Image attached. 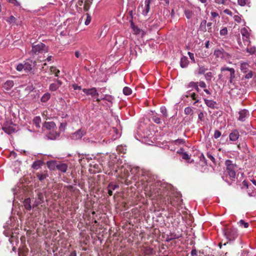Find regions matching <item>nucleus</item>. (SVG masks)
Listing matches in <instances>:
<instances>
[{
	"instance_id": "nucleus-1",
	"label": "nucleus",
	"mask_w": 256,
	"mask_h": 256,
	"mask_svg": "<svg viewBox=\"0 0 256 256\" xmlns=\"http://www.w3.org/2000/svg\"><path fill=\"white\" fill-rule=\"evenodd\" d=\"M170 188V186L168 184L157 181L147 185L144 188V192L146 196L160 204V200L168 194V190Z\"/></svg>"
},
{
	"instance_id": "nucleus-2",
	"label": "nucleus",
	"mask_w": 256,
	"mask_h": 256,
	"mask_svg": "<svg viewBox=\"0 0 256 256\" xmlns=\"http://www.w3.org/2000/svg\"><path fill=\"white\" fill-rule=\"evenodd\" d=\"M225 165L226 169L222 178L228 185H231L232 182L235 180L236 176V170L237 168V166L230 160H227L225 161Z\"/></svg>"
},
{
	"instance_id": "nucleus-3",
	"label": "nucleus",
	"mask_w": 256,
	"mask_h": 256,
	"mask_svg": "<svg viewBox=\"0 0 256 256\" xmlns=\"http://www.w3.org/2000/svg\"><path fill=\"white\" fill-rule=\"evenodd\" d=\"M170 189L168 190V194L164 196L162 200H160V204L162 206H166L168 210H170L172 206H176L178 204L175 199L176 198H172L170 196Z\"/></svg>"
},
{
	"instance_id": "nucleus-4",
	"label": "nucleus",
	"mask_w": 256,
	"mask_h": 256,
	"mask_svg": "<svg viewBox=\"0 0 256 256\" xmlns=\"http://www.w3.org/2000/svg\"><path fill=\"white\" fill-rule=\"evenodd\" d=\"M224 234L228 241L234 240L238 236V230L232 226H227L222 230Z\"/></svg>"
},
{
	"instance_id": "nucleus-5",
	"label": "nucleus",
	"mask_w": 256,
	"mask_h": 256,
	"mask_svg": "<svg viewBox=\"0 0 256 256\" xmlns=\"http://www.w3.org/2000/svg\"><path fill=\"white\" fill-rule=\"evenodd\" d=\"M48 50V47L43 43L39 42L38 44H33L31 52L32 54H38L43 52H47Z\"/></svg>"
},
{
	"instance_id": "nucleus-6",
	"label": "nucleus",
	"mask_w": 256,
	"mask_h": 256,
	"mask_svg": "<svg viewBox=\"0 0 256 256\" xmlns=\"http://www.w3.org/2000/svg\"><path fill=\"white\" fill-rule=\"evenodd\" d=\"M214 56L218 61L228 58L230 56V54L226 52L222 48L216 50L214 52Z\"/></svg>"
},
{
	"instance_id": "nucleus-7",
	"label": "nucleus",
	"mask_w": 256,
	"mask_h": 256,
	"mask_svg": "<svg viewBox=\"0 0 256 256\" xmlns=\"http://www.w3.org/2000/svg\"><path fill=\"white\" fill-rule=\"evenodd\" d=\"M82 90L86 96H90L92 98L96 99V98H98L99 94L96 88L95 87H92L90 88H84Z\"/></svg>"
},
{
	"instance_id": "nucleus-8",
	"label": "nucleus",
	"mask_w": 256,
	"mask_h": 256,
	"mask_svg": "<svg viewBox=\"0 0 256 256\" xmlns=\"http://www.w3.org/2000/svg\"><path fill=\"white\" fill-rule=\"evenodd\" d=\"M86 134V131L82 128H80L74 132L72 134V138L74 140H78L82 138Z\"/></svg>"
},
{
	"instance_id": "nucleus-9",
	"label": "nucleus",
	"mask_w": 256,
	"mask_h": 256,
	"mask_svg": "<svg viewBox=\"0 0 256 256\" xmlns=\"http://www.w3.org/2000/svg\"><path fill=\"white\" fill-rule=\"evenodd\" d=\"M238 120L240 122H244L249 116L250 112L246 109H243L238 112Z\"/></svg>"
},
{
	"instance_id": "nucleus-10",
	"label": "nucleus",
	"mask_w": 256,
	"mask_h": 256,
	"mask_svg": "<svg viewBox=\"0 0 256 256\" xmlns=\"http://www.w3.org/2000/svg\"><path fill=\"white\" fill-rule=\"evenodd\" d=\"M130 26L134 34H140L142 38L144 37L146 34L145 32L135 26L132 21L131 22Z\"/></svg>"
},
{
	"instance_id": "nucleus-11",
	"label": "nucleus",
	"mask_w": 256,
	"mask_h": 256,
	"mask_svg": "<svg viewBox=\"0 0 256 256\" xmlns=\"http://www.w3.org/2000/svg\"><path fill=\"white\" fill-rule=\"evenodd\" d=\"M62 82L60 80L56 79L54 82L50 84L49 89L52 92H54L62 86Z\"/></svg>"
},
{
	"instance_id": "nucleus-12",
	"label": "nucleus",
	"mask_w": 256,
	"mask_h": 256,
	"mask_svg": "<svg viewBox=\"0 0 256 256\" xmlns=\"http://www.w3.org/2000/svg\"><path fill=\"white\" fill-rule=\"evenodd\" d=\"M240 135L237 129L233 130L229 134V139L230 141L236 142L237 140Z\"/></svg>"
},
{
	"instance_id": "nucleus-13",
	"label": "nucleus",
	"mask_w": 256,
	"mask_h": 256,
	"mask_svg": "<svg viewBox=\"0 0 256 256\" xmlns=\"http://www.w3.org/2000/svg\"><path fill=\"white\" fill-rule=\"evenodd\" d=\"M102 100H106L107 102H110L111 104H112L113 103V100H114V97L111 95L105 94L104 96V97L101 98H96V101L99 103Z\"/></svg>"
},
{
	"instance_id": "nucleus-14",
	"label": "nucleus",
	"mask_w": 256,
	"mask_h": 256,
	"mask_svg": "<svg viewBox=\"0 0 256 256\" xmlns=\"http://www.w3.org/2000/svg\"><path fill=\"white\" fill-rule=\"evenodd\" d=\"M68 167L66 164L58 162L57 164L56 169L62 172H66L68 170Z\"/></svg>"
},
{
	"instance_id": "nucleus-15",
	"label": "nucleus",
	"mask_w": 256,
	"mask_h": 256,
	"mask_svg": "<svg viewBox=\"0 0 256 256\" xmlns=\"http://www.w3.org/2000/svg\"><path fill=\"white\" fill-rule=\"evenodd\" d=\"M36 176L39 180L40 182H42L48 176L47 170H44L42 172H37L36 174Z\"/></svg>"
},
{
	"instance_id": "nucleus-16",
	"label": "nucleus",
	"mask_w": 256,
	"mask_h": 256,
	"mask_svg": "<svg viewBox=\"0 0 256 256\" xmlns=\"http://www.w3.org/2000/svg\"><path fill=\"white\" fill-rule=\"evenodd\" d=\"M60 136V134L55 131L50 132L47 135L46 137L48 140H55Z\"/></svg>"
},
{
	"instance_id": "nucleus-17",
	"label": "nucleus",
	"mask_w": 256,
	"mask_h": 256,
	"mask_svg": "<svg viewBox=\"0 0 256 256\" xmlns=\"http://www.w3.org/2000/svg\"><path fill=\"white\" fill-rule=\"evenodd\" d=\"M23 204L27 210L30 211L32 208V206L31 205V200L29 198H26L24 200Z\"/></svg>"
},
{
	"instance_id": "nucleus-18",
	"label": "nucleus",
	"mask_w": 256,
	"mask_h": 256,
	"mask_svg": "<svg viewBox=\"0 0 256 256\" xmlns=\"http://www.w3.org/2000/svg\"><path fill=\"white\" fill-rule=\"evenodd\" d=\"M2 130L7 134H10L15 132L16 129L12 126H4L2 128Z\"/></svg>"
},
{
	"instance_id": "nucleus-19",
	"label": "nucleus",
	"mask_w": 256,
	"mask_h": 256,
	"mask_svg": "<svg viewBox=\"0 0 256 256\" xmlns=\"http://www.w3.org/2000/svg\"><path fill=\"white\" fill-rule=\"evenodd\" d=\"M26 65H16V69L18 71H22L23 69H24V70H25L26 72H30L32 70V68L31 67L32 65H26V66H24Z\"/></svg>"
},
{
	"instance_id": "nucleus-20",
	"label": "nucleus",
	"mask_w": 256,
	"mask_h": 256,
	"mask_svg": "<svg viewBox=\"0 0 256 256\" xmlns=\"http://www.w3.org/2000/svg\"><path fill=\"white\" fill-rule=\"evenodd\" d=\"M14 85V82L13 80H8L6 81L4 85L3 88L4 89H5L6 90H8L11 89L13 87Z\"/></svg>"
},
{
	"instance_id": "nucleus-21",
	"label": "nucleus",
	"mask_w": 256,
	"mask_h": 256,
	"mask_svg": "<svg viewBox=\"0 0 256 256\" xmlns=\"http://www.w3.org/2000/svg\"><path fill=\"white\" fill-rule=\"evenodd\" d=\"M222 71L228 70L230 72V82L235 77V70L233 68H221Z\"/></svg>"
},
{
	"instance_id": "nucleus-22",
	"label": "nucleus",
	"mask_w": 256,
	"mask_h": 256,
	"mask_svg": "<svg viewBox=\"0 0 256 256\" xmlns=\"http://www.w3.org/2000/svg\"><path fill=\"white\" fill-rule=\"evenodd\" d=\"M205 104L209 108H214L216 104V102L212 100H209L206 98L204 99Z\"/></svg>"
},
{
	"instance_id": "nucleus-23",
	"label": "nucleus",
	"mask_w": 256,
	"mask_h": 256,
	"mask_svg": "<svg viewBox=\"0 0 256 256\" xmlns=\"http://www.w3.org/2000/svg\"><path fill=\"white\" fill-rule=\"evenodd\" d=\"M57 164L58 163L53 160L48 161L46 162L48 168L51 170H54L56 168Z\"/></svg>"
},
{
	"instance_id": "nucleus-24",
	"label": "nucleus",
	"mask_w": 256,
	"mask_h": 256,
	"mask_svg": "<svg viewBox=\"0 0 256 256\" xmlns=\"http://www.w3.org/2000/svg\"><path fill=\"white\" fill-rule=\"evenodd\" d=\"M43 164V161L42 160H38L33 162L32 168L35 170H38L42 166Z\"/></svg>"
},
{
	"instance_id": "nucleus-25",
	"label": "nucleus",
	"mask_w": 256,
	"mask_h": 256,
	"mask_svg": "<svg viewBox=\"0 0 256 256\" xmlns=\"http://www.w3.org/2000/svg\"><path fill=\"white\" fill-rule=\"evenodd\" d=\"M43 126L47 130H50L56 126V124L54 122H45Z\"/></svg>"
},
{
	"instance_id": "nucleus-26",
	"label": "nucleus",
	"mask_w": 256,
	"mask_h": 256,
	"mask_svg": "<svg viewBox=\"0 0 256 256\" xmlns=\"http://www.w3.org/2000/svg\"><path fill=\"white\" fill-rule=\"evenodd\" d=\"M198 82H190L188 84L186 88H191L190 90H195L196 88H198Z\"/></svg>"
},
{
	"instance_id": "nucleus-27",
	"label": "nucleus",
	"mask_w": 256,
	"mask_h": 256,
	"mask_svg": "<svg viewBox=\"0 0 256 256\" xmlns=\"http://www.w3.org/2000/svg\"><path fill=\"white\" fill-rule=\"evenodd\" d=\"M181 236H179L178 234H174V233H172L170 234V236H167V238H166V241L167 242H169L172 240H176V239H178Z\"/></svg>"
},
{
	"instance_id": "nucleus-28",
	"label": "nucleus",
	"mask_w": 256,
	"mask_h": 256,
	"mask_svg": "<svg viewBox=\"0 0 256 256\" xmlns=\"http://www.w3.org/2000/svg\"><path fill=\"white\" fill-rule=\"evenodd\" d=\"M92 2V0H84V10L85 12H87L90 9V6Z\"/></svg>"
},
{
	"instance_id": "nucleus-29",
	"label": "nucleus",
	"mask_w": 256,
	"mask_h": 256,
	"mask_svg": "<svg viewBox=\"0 0 256 256\" xmlns=\"http://www.w3.org/2000/svg\"><path fill=\"white\" fill-rule=\"evenodd\" d=\"M41 122V118L39 116H35L33 119V123L36 128H40V124Z\"/></svg>"
},
{
	"instance_id": "nucleus-30",
	"label": "nucleus",
	"mask_w": 256,
	"mask_h": 256,
	"mask_svg": "<svg viewBox=\"0 0 256 256\" xmlns=\"http://www.w3.org/2000/svg\"><path fill=\"white\" fill-rule=\"evenodd\" d=\"M151 0H146L144 2L145 4V10L143 12L144 14L146 15L149 12L150 10V3Z\"/></svg>"
},
{
	"instance_id": "nucleus-31",
	"label": "nucleus",
	"mask_w": 256,
	"mask_h": 256,
	"mask_svg": "<svg viewBox=\"0 0 256 256\" xmlns=\"http://www.w3.org/2000/svg\"><path fill=\"white\" fill-rule=\"evenodd\" d=\"M50 98V94L49 92L45 93L41 98L40 100L42 102H47Z\"/></svg>"
},
{
	"instance_id": "nucleus-32",
	"label": "nucleus",
	"mask_w": 256,
	"mask_h": 256,
	"mask_svg": "<svg viewBox=\"0 0 256 256\" xmlns=\"http://www.w3.org/2000/svg\"><path fill=\"white\" fill-rule=\"evenodd\" d=\"M182 156L183 160H187L188 163H192L194 162V160H190V156L186 152L182 153Z\"/></svg>"
},
{
	"instance_id": "nucleus-33",
	"label": "nucleus",
	"mask_w": 256,
	"mask_h": 256,
	"mask_svg": "<svg viewBox=\"0 0 256 256\" xmlns=\"http://www.w3.org/2000/svg\"><path fill=\"white\" fill-rule=\"evenodd\" d=\"M82 18H84V20H85L84 24L86 26L90 24L91 20H92V18H91L90 16L88 13H86L85 14V16H82Z\"/></svg>"
},
{
	"instance_id": "nucleus-34",
	"label": "nucleus",
	"mask_w": 256,
	"mask_h": 256,
	"mask_svg": "<svg viewBox=\"0 0 256 256\" xmlns=\"http://www.w3.org/2000/svg\"><path fill=\"white\" fill-rule=\"evenodd\" d=\"M177 119L176 116H172L169 119L167 124L168 126H172L173 124H175L176 123Z\"/></svg>"
},
{
	"instance_id": "nucleus-35",
	"label": "nucleus",
	"mask_w": 256,
	"mask_h": 256,
	"mask_svg": "<svg viewBox=\"0 0 256 256\" xmlns=\"http://www.w3.org/2000/svg\"><path fill=\"white\" fill-rule=\"evenodd\" d=\"M39 203L42 204L44 202V196L42 192H39L37 194V196L36 198Z\"/></svg>"
},
{
	"instance_id": "nucleus-36",
	"label": "nucleus",
	"mask_w": 256,
	"mask_h": 256,
	"mask_svg": "<svg viewBox=\"0 0 256 256\" xmlns=\"http://www.w3.org/2000/svg\"><path fill=\"white\" fill-rule=\"evenodd\" d=\"M94 170H92V168H90L89 171L92 174H96L100 172V169L99 168V166L97 164L94 165Z\"/></svg>"
},
{
	"instance_id": "nucleus-37",
	"label": "nucleus",
	"mask_w": 256,
	"mask_h": 256,
	"mask_svg": "<svg viewBox=\"0 0 256 256\" xmlns=\"http://www.w3.org/2000/svg\"><path fill=\"white\" fill-rule=\"evenodd\" d=\"M119 188V186L117 184H115L114 182H110L107 186V189H110L112 190H114Z\"/></svg>"
},
{
	"instance_id": "nucleus-38",
	"label": "nucleus",
	"mask_w": 256,
	"mask_h": 256,
	"mask_svg": "<svg viewBox=\"0 0 256 256\" xmlns=\"http://www.w3.org/2000/svg\"><path fill=\"white\" fill-rule=\"evenodd\" d=\"M238 224L240 226L243 227L244 228H248L249 226V224L247 222H246L243 220H241L239 222H238Z\"/></svg>"
},
{
	"instance_id": "nucleus-39",
	"label": "nucleus",
	"mask_w": 256,
	"mask_h": 256,
	"mask_svg": "<svg viewBox=\"0 0 256 256\" xmlns=\"http://www.w3.org/2000/svg\"><path fill=\"white\" fill-rule=\"evenodd\" d=\"M160 112L162 114L164 118H166L168 116V113L167 110L164 106H162L160 108Z\"/></svg>"
},
{
	"instance_id": "nucleus-40",
	"label": "nucleus",
	"mask_w": 256,
	"mask_h": 256,
	"mask_svg": "<svg viewBox=\"0 0 256 256\" xmlns=\"http://www.w3.org/2000/svg\"><path fill=\"white\" fill-rule=\"evenodd\" d=\"M123 93L126 96H129L132 94V90L128 86H125L123 88Z\"/></svg>"
},
{
	"instance_id": "nucleus-41",
	"label": "nucleus",
	"mask_w": 256,
	"mask_h": 256,
	"mask_svg": "<svg viewBox=\"0 0 256 256\" xmlns=\"http://www.w3.org/2000/svg\"><path fill=\"white\" fill-rule=\"evenodd\" d=\"M184 112L186 114L188 115H192L194 114V110L190 106L186 107L184 110Z\"/></svg>"
},
{
	"instance_id": "nucleus-42",
	"label": "nucleus",
	"mask_w": 256,
	"mask_h": 256,
	"mask_svg": "<svg viewBox=\"0 0 256 256\" xmlns=\"http://www.w3.org/2000/svg\"><path fill=\"white\" fill-rule=\"evenodd\" d=\"M152 120L156 124H160L161 123V119L158 115H154L152 116Z\"/></svg>"
},
{
	"instance_id": "nucleus-43",
	"label": "nucleus",
	"mask_w": 256,
	"mask_h": 256,
	"mask_svg": "<svg viewBox=\"0 0 256 256\" xmlns=\"http://www.w3.org/2000/svg\"><path fill=\"white\" fill-rule=\"evenodd\" d=\"M241 33L243 37H245L246 38H249L250 34L246 28L242 29Z\"/></svg>"
},
{
	"instance_id": "nucleus-44",
	"label": "nucleus",
	"mask_w": 256,
	"mask_h": 256,
	"mask_svg": "<svg viewBox=\"0 0 256 256\" xmlns=\"http://www.w3.org/2000/svg\"><path fill=\"white\" fill-rule=\"evenodd\" d=\"M208 70V68H206L204 66H202L199 67L198 74H204Z\"/></svg>"
},
{
	"instance_id": "nucleus-45",
	"label": "nucleus",
	"mask_w": 256,
	"mask_h": 256,
	"mask_svg": "<svg viewBox=\"0 0 256 256\" xmlns=\"http://www.w3.org/2000/svg\"><path fill=\"white\" fill-rule=\"evenodd\" d=\"M238 3L241 6H244L248 3V0H238Z\"/></svg>"
},
{
	"instance_id": "nucleus-46",
	"label": "nucleus",
	"mask_w": 256,
	"mask_h": 256,
	"mask_svg": "<svg viewBox=\"0 0 256 256\" xmlns=\"http://www.w3.org/2000/svg\"><path fill=\"white\" fill-rule=\"evenodd\" d=\"M206 24H207V23H206V20H203L201 22V23L200 24V28L204 32H206Z\"/></svg>"
},
{
	"instance_id": "nucleus-47",
	"label": "nucleus",
	"mask_w": 256,
	"mask_h": 256,
	"mask_svg": "<svg viewBox=\"0 0 256 256\" xmlns=\"http://www.w3.org/2000/svg\"><path fill=\"white\" fill-rule=\"evenodd\" d=\"M184 14H185V16H186V18L188 19H190V18H192V17L193 15V12L192 11L189 10H185Z\"/></svg>"
},
{
	"instance_id": "nucleus-48",
	"label": "nucleus",
	"mask_w": 256,
	"mask_h": 256,
	"mask_svg": "<svg viewBox=\"0 0 256 256\" xmlns=\"http://www.w3.org/2000/svg\"><path fill=\"white\" fill-rule=\"evenodd\" d=\"M184 142H185L184 140V139H182V138H178V139L173 141V143L176 145L184 144Z\"/></svg>"
},
{
	"instance_id": "nucleus-49",
	"label": "nucleus",
	"mask_w": 256,
	"mask_h": 256,
	"mask_svg": "<svg viewBox=\"0 0 256 256\" xmlns=\"http://www.w3.org/2000/svg\"><path fill=\"white\" fill-rule=\"evenodd\" d=\"M198 96V95L196 94L195 92H192V94L190 95V98L193 100H195V102H194V104H196V103H198L199 102V100L197 99V98Z\"/></svg>"
},
{
	"instance_id": "nucleus-50",
	"label": "nucleus",
	"mask_w": 256,
	"mask_h": 256,
	"mask_svg": "<svg viewBox=\"0 0 256 256\" xmlns=\"http://www.w3.org/2000/svg\"><path fill=\"white\" fill-rule=\"evenodd\" d=\"M254 72L252 70H249L247 74H246L244 76V77L246 79H250L252 78L253 76Z\"/></svg>"
},
{
	"instance_id": "nucleus-51",
	"label": "nucleus",
	"mask_w": 256,
	"mask_h": 256,
	"mask_svg": "<svg viewBox=\"0 0 256 256\" xmlns=\"http://www.w3.org/2000/svg\"><path fill=\"white\" fill-rule=\"evenodd\" d=\"M249 187L248 182L247 180H244L242 184L241 188H248Z\"/></svg>"
},
{
	"instance_id": "nucleus-52",
	"label": "nucleus",
	"mask_w": 256,
	"mask_h": 256,
	"mask_svg": "<svg viewBox=\"0 0 256 256\" xmlns=\"http://www.w3.org/2000/svg\"><path fill=\"white\" fill-rule=\"evenodd\" d=\"M221 132L218 130H216L214 131V138L217 139L219 138L221 136Z\"/></svg>"
},
{
	"instance_id": "nucleus-53",
	"label": "nucleus",
	"mask_w": 256,
	"mask_h": 256,
	"mask_svg": "<svg viewBox=\"0 0 256 256\" xmlns=\"http://www.w3.org/2000/svg\"><path fill=\"white\" fill-rule=\"evenodd\" d=\"M214 2L218 4L226 5V0H214Z\"/></svg>"
},
{
	"instance_id": "nucleus-54",
	"label": "nucleus",
	"mask_w": 256,
	"mask_h": 256,
	"mask_svg": "<svg viewBox=\"0 0 256 256\" xmlns=\"http://www.w3.org/2000/svg\"><path fill=\"white\" fill-rule=\"evenodd\" d=\"M51 71L54 73L56 76H58V74L60 73V70L56 69L54 66H52L50 68Z\"/></svg>"
},
{
	"instance_id": "nucleus-55",
	"label": "nucleus",
	"mask_w": 256,
	"mask_h": 256,
	"mask_svg": "<svg viewBox=\"0 0 256 256\" xmlns=\"http://www.w3.org/2000/svg\"><path fill=\"white\" fill-rule=\"evenodd\" d=\"M228 34V30L226 28H224L220 30L221 36H226Z\"/></svg>"
},
{
	"instance_id": "nucleus-56",
	"label": "nucleus",
	"mask_w": 256,
	"mask_h": 256,
	"mask_svg": "<svg viewBox=\"0 0 256 256\" xmlns=\"http://www.w3.org/2000/svg\"><path fill=\"white\" fill-rule=\"evenodd\" d=\"M204 114L203 112H200L198 114V118L200 121L204 122Z\"/></svg>"
},
{
	"instance_id": "nucleus-57",
	"label": "nucleus",
	"mask_w": 256,
	"mask_h": 256,
	"mask_svg": "<svg viewBox=\"0 0 256 256\" xmlns=\"http://www.w3.org/2000/svg\"><path fill=\"white\" fill-rule=\"evenodd\" d=\"M241 17H242L241 16L236 15V16H234V19L236 22L240 23L242 20Z\"/></svg>"
},
{
	"instance_id": "nucleus-58",
	"label": "nucleus",
	"mask_w": 256,
	"mask_h": 256,
	"mask_svg": "<svg viewBox=\"0 0 256 256\" xmlns=\"http://www.w3.org/2000/svg\"><path fill=\"white\" fill-rule=\"evenodd\" d=\"M206 79L207 80L210 81L212 78V73L211 72H208L205 74Z\"/></svg>"
},
{
	"instance_id": "nucleus-59",
	"label": "nucleus",
	"mask_w": 256,
	"mask_h": 256,
	"mask_svg": "<svg viewBox=\"0 0 256 256\" xmlns=\"http://www.w3.org/2000/svg\"><path fill=\"white\" fill-rule=\"evenodd\" d=\"M208 30H206V31H208V32H212V22H208L206 24Z\"/></svg>"
},
{
	"instance_id": "nucleus-60",
	"label": "nucleus",
	"mask_w": 256,
	"mask_h": 256,
	"mask_svg": "<svg viewBox=\"0 0 256 256\" xmlns=\"http://www.w3.org/2000/svg\"><path fill=\"white\" fill-rule=\"evenodd\" d=\"M82 50H77V51H76L75 52V56L77 58H79L80 57V56L84 54V52H82Z\"/></svg>"
},
{
	"instance_id": "nucleus-61",
	"label": "nucleus",
	"mask_w": 256,
	"mask_h": 256,
	"mask_svg": "<svg viewBox=\"0 0 256 256\" xmlns=\"http://www.w3.org/2000/svg\"><path fill=\"white\" fill-rule=\"evenodd\" d=\"M66 126H67V123L66 122L61 123L60 126V130H65V128H66Z\"/></svg>"
},
{
	"instance_id": "nucleus-62",
	"label": "nucleus",
	"mask_w": 256,
	"mask_h": 256,
	"mask_svg": "<svg viewBox=\"0 0 256 256\" xmlns=\"http://www.w3.org/2000/svg\"><path fill=\"white\" fill-rule=\"evenodd\" d=\"M206 156H207V157L211 160L213 162H215V158H214L212 156V154L210 153V152H208L206 154Z\"/></svg>"
},
{
	"instance_id": "nucleus-63",
	"label": "nucleus",
	"mask_w": 256,
	"mask_h": 256,
	"mask_svg": "<svg viewBox=\"0 0 256 256\" xmlns=\"http://www.w3.org/2000/svg\"><path fill=\"white\" fill-rule=\"evenodd\" d=\"M72 88L74 90H82V87L81 86H78L77 84H74L72 85Z\"/></svg>"
},
{
	"instance_id": "nucleus-64",
	"label": "nucleus",
	"mask_w": 256,
	"mask_h": 256,
	"mask_svg": "<svg viewBox=\"0 0 256 256\" xmlns=\"http://www.w3.org/2000/svg\"><path fill=\"white\" fill-rule=\"evenodd\" d=\"M198 85L202 88H205L206 87V84L204 81H200L198 82Z\"/></svg>"
}]
</instances>
